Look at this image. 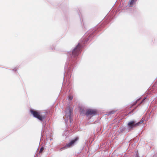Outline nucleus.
I'll use <instances>...</instances> for the list:
<instances>
[{"instance_id":"nucleus-1","label":"nucleus","mask_w":157,"mask_h":157,"mask_svg":"<svg viewBox=\"0 0 157 157\" xmlns=\"http://www.w3.org/2000/svg\"><path fill=\"white\" fill-rule=\"evenodd\" d=\"M31 113L34 117H36L40 120H42L44 117L41 116L40 114L36 111L31 109L30 111Z\"/></svg>"},{"instance_id":"nucleus-2","label":"nucleus","mask_w":157,"mask_h":157,"mask_svg":"<svg viewBox=\"0 0 157 157\" xmlns=\"http://www.w3.org/2000/svg\"><path fill=\"white\" fill-rule=\"evenodd\" d=\"M135 122L134 121H132L129 122L128 124V125L129 126L131 127L138 125L140 123V122H139L136 124H135Z\"/></svg>"},{"instance_id":"nucleus-3","label":"nucleus","mask_w":157,"mask_h":157,"mask_svg":"<svg viewBox=\"0 0 157 157\" xmlns=\"http://www.w3.org/2000/svg\"><path fill=\"white\" fill-rule=\"evenodd\" d=\"M137 0H130L128 5L129 6L132 7L134 4L136 2Z\"/></svg>"},{"instance_id":"nucleus-4","label":"nucleus","mask_w":157,"mask_h":157,"mask_svg":"<svg viewBox=\"0 0 157 157\" xmlns=\"http://www.w3.org/2000/svg\"><path fill=\"white\" fill-rule=\"evenodd\" d=\"M77 140V139H75L72 140L71 142H70L68 144L67 146V147H70Z\"/></svg>"},{"instance_id":"nucleus-5","label":"nucleus","mask_w":157,"mask_h":157,"mask_svg":"<svg viewBox=\"0 0 157 157\" xmlns=\"http://www.w3.org/2000/svg\"><path fill=\"white\" fill-rule=\"evenodd\" d=\"M43 150V148H41L40 149V152H41Z\"/></svg>"},{"instance_id":"nucleus-6","label":"nucleus","mask_w":157,"mask_h":157,"mask_svg":"<svg viewBox=\"0 0 157 157\" xmlns=\"http://www.w3.org/2000/svg\"><path fill=\"white\" fill-rule=\"evenodd\" d=\"M88 112H89V114H92V113H91V111H89Z\"/></svg>"},{"instance_id":"nucleus-7","label":"nucleus","mask_w":157,"mask_h":157,"mask_svg":"<svg viewBox=\"0 0 157 157\" xmlns=\"http://www.w3.org/2000/svg\"><path fill=\"white\" fill-rule=\"evenodd\" d=\"M70 98H71V99L72 98V97H71Z\"/></svg>"}]
</instances>
